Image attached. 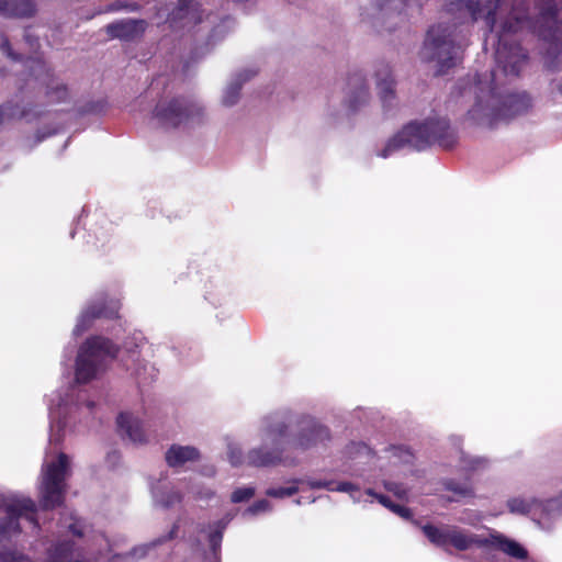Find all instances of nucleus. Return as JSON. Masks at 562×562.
<instances>
[{"label":"nucleus","instance_id":"f257e3e1","mask_svg":"<svg viewBox=\"0 0 562 562\" xmlns=\"http://www.w3.org/2000/svg\"><path fill=\"white\" fill-rule=\"evenodd\" d=\"M292 418L285 413H276L261 422L259 437L261 446L252 448L247 454V463L254 467L297 463L299 453L304 452L329 438L328 429L311 416H303L299 422L300 434L290 439L288 429Z\"/></svg>","mask_w":562,"mask_h":562},{"label":"nucleus","instance_id":"f03ea898","mask_svg":"<svg viewBox=\"0 0 562 562\" xmlns=\"http://www.w3.org/2000/svg\"><path fill=\"white\" fill-rule=\"evenodd\" d=\"M423 530L425 536L437 546L451 544L461 551L479 549L485 559L484 562H494L496 560L495 551L517 560H525L528 557L527 550L519 542L496 530L472 533L452 526L437 528L431 525L424 526Z\"/></svg>","mask_w":562,"mask_h":562},{"label":"nucleus","instance_id":"7ed1b4c3","mask_svg":"<svg viewBox=\"0 0 562 562\" xmlns=\"http://www.w3.org/2000/svg\"><path fill=\"white\" fill-rule=\"evenodd\" d=\"M454 142V133L446 119L429 117L423 122H412L404 126L385 143L376 155L385 159L405 148L420 150L435 143L448 148Z\"/></svg>","mask_w":562,"mask_h":562},{"label":"nucleus","instance_id":"20e7f679","mask_svg":"<svg viewBox=\"0 0 562 562\" xmlns=\"http://www.w3.org/2000/svg\"><path fill=\"white\" fill-rule=\"evenodd\" d=\"M116 353L117 348L110 339L102 336L88 338L78 349L75 382L86 384L101 378Z\"/></svg>","mask_w":562,"mask_h":562},{"label":"nucleus","instance_id":"39448f33","mask_svg":"<svg viewBox=\"0 0 562 562\" xmlns=\"http://www.w3.org/2000/svg\"><path fill=\"white\" fill-rule=\"evenodd\" d=\"M71 473L69 456L64 452L46 451L38 485L41 506L45 509L60 506L64 502L67 484Z\"/></svg>","mask_w":562,"mask_h":562},{"label":"nucleus","instance_id":"423d86ee","mask_svg":"<svg viewBox=\"0 0 562 562\" xmlns=\"http://www.w3.org/2000/svg\"><path fill=\"white\" fill-rule=\"evenodd\" d=\"M82 402V395L74 385L65 390L53 392L48 398V414L50 419L49 443L58 445L61 441L63 432L69 420L75 418L77 413L87 409L91 411L93 403Z\"/></svg>","mask_w":562,"mask_h":562},{"label":"nucleus","instance_id":"0eeeda50","mask_svg":"<svg viewBox=\"0 0 562 562\" xmlns=\"http://www.w3.org/2000/svg\"><path fill=\"white\" fill-rule=\"evenodd\" d=\"M420 56L435 64L437 74H443L460 61L461 45L456 44L449 27L436 25L428 31Z\"/></svg>","mask_w":562,"mask_h":562},{"label":"nucleus","instance_id":"6e6552de","mask_svg":"<svg viewBox=\"0 0 562 562\" xmlns=\"http://www.w3.org/2000/svg\"><path fill=\"white\" fill-rule=\"evenodd\" d=\"M430 0H371L361 11L363 21L374 26L385 25L392 30L393 24L403 22L408 10H420Z\"/></svg>","mask_w":562,"mask_h":562},{"label":"nucleus","instance_id":"1a4fd4ad","mask_svg":"<svg viewBox=\"0 0 562 562\" xmlns=\"http://www.w3.org/2000/svg\"><path fill=\"white\" fill-rule=\"evenodd\" d=\"M508 510L516 515H530L543 530H550L552 520L562 512L560 498L541 502L535 497L516 496L507 501Z\"/></svg>","mask_w":562,"mask_h":562},{"label":"nucleus","instance_id":"9d476101","mask_svg":"<svg viewBox=\"0 0 562 562\" xmlns=\"http://www.w3.org/2000/svg\"><path fill=\"white\" fill-rule=\"evenodd\" d=\"M202 114V108L194 101L172 99L160 101L155 111L154 120L162 127H177L193 121Z\"/></svg>","mask_w":562,"mask_h":562},{"label":"nucleus","instance_id":"9b49d317","mask_svg":"<svg viewBox=\"0 0 562 562\" xmlns=\"http://www.w3.org/2000/svg\"><path fill=\"white\" fill-rule=\"evenodd\" d=\"M306 483L311 488H325L327 491L348 493L355 503H372L373 499L371 498H375L381 505L389 509H391L394 504L387 496L378 494L372 488H367L364 492H362L360 486L352 482L308 480Z\"/></svg>","mask_w":562,"mask_h":562},{"label":"nucleus","instance_id":"f8f14e48","mask_svg":"<svg viewBox=\"0 0 562 562\" xmlns=\"http://www.w3.org/2000/svg\"><path fill=\"white\" fill-rule=\"evenodd\" d=\"M119 310L120 303L117 300H109L105 295L97 297L82 311L72 334L75 336L82 335L90 327L94 318L101 316L114 317L117 315Z\"/></svg>","mask_w":562,"mask_h":562},{"label":"nucleus","instance_id":"ddd939ff","mask_svg":"<svg viewBox=\"0 0 562 562\" xmlns=\"http://www.w3.org/2000/svg\"><path fill=\"white\" fill-rule=\"evenodd\" d=\"M347 453L355 462V475L363 477L367 483H373L376 475L373 473L375 457L372 450L364 443H352Z\"/></svg>","mask_w":562,"mask_h":562},{"label":"nucleus","instance_id":"4468645a","mask_svg":"<svg viewBox=\"0 0 562 562\" xmlns=\"http://www.w3.org/2000/svg\"><path fill=\"white\" fill-rule=\"evenodd\" d=\"M370 99V93L364 78L355 74L348 78L346 87V105L351 112L364 106Z\"/></svg>","mask_w":562,"mask_h":562},{"label":"nucleus","instance_id":"2eb2a0df","mask_svg":"<svg viewBox=\"0 0 562 562\" xmlns=\"http://www.w3.org/2000/svg\"><path fill=\"white\" fill-rule=\"evenodd\" d=\"M120 434L136 445L146 443L148 440L143 422L132 413L125 412L117 416Z\"/></svg>","mask_w":562,"mask_h":562},{"label":"nucleus","instance_id":"dca6fc26","mask_svg":"<svg viewBox=\"0 0 562 562\" xmlns=\"http://www.w3.org/2000/svg\"><path fill=\"white\" fill-rule=\"evenodd\" d=\"M154 502L162 507H170L182 499L181 488L172 485L167 476H160L150 485Z\"/></svg>","mask_w":562,"mask_h":562},{"label":"nucleus","instance_id":"f3484780","mask_svg":"<svg viewBox=\"0 0 562 562\" xmlns=\"http://www.w3.org/2000/svg\"><path fill=\"white\" fill-rule=\"evenodd\" d=\"M200 459V451L194 446L171 445L165 452V460L170 468L179 469Z\"/></svg>","mask_w":562,"mask_h":562},{"label":"nucleus","instance_id":"a211bd4d","mask_svg":"<svg viewBox=\"0 0 562 562\" xmlns=\"http://www.w3.org/2000/svg\"><path fill=\"white\" fill-rule=\"evenodd\" d=\"M376 90L384 108L391 106L395 99V81L389 65H381L375 71Z\"/></svg>","mask_w":562,"mask_h":562},{"label":"nucleus","instance_id":"6ab92c4d","mask_svg":"<svg viewBox=\"0 0 562 562\" xmlns=\"http://www.w3.org/2000/svg\"><path fill=\"white\" fill-rule=\"evenodd\" d=\"M146 23L143 20H122L106 26V33L110 37H117L130 41L138 37L145 31Z\"/></svg>","mask_w":562,"mask_h":562},{"label":"nucleus","instance_id":"aec40b11","mask_svg":"<svg viewBox=\"0 0 562 562\" xmlns=\"http://www.w3.org/2000/svg\"><path fill=\"white\" fill-rule=\"evenodd\" d=\"M130 361L131 364L126 362L124 366L128 371H131V374L140 383H146L147 381L153 380L155 378V368L149 363L140 360L136 351H132L130 356Z\"/></svg>","mask_w":562,"mask_h":562},{"label":"nucleus","instance_id":"412c9836","mask_svg":"<svg viewBox=\"0 0 562 562\" xmlns=\"http://www.w3.org/2000/svg\"><path fill=\"white\" fill-rule=\"evenodd\" d=\"M183 21L182 25L201 22V11L193 0H179L178 9L172 13V22Z\"/></svg>","mask_w":562,"mask_h":562},{"label":"nucleus","instance_id":"4be33fe9","mask_svg":"<svg viewBox=\"0 0 562 562\" xmlns=\"http://www.w3.org/2000/svg\"><path fill=\"white\" fill-rule=\"evenodd\" d=\"M232 515H227L224 519L217 521L206 532L207 541L212 551V554L206 558L207 562H220L217 551L221 547L223 530L225 529L226 525L232 520Z\"/></svg>","mask_w":562,"mask_h":562},{"label":"nucleus","instance_id":"5701e85b","mask_svg":"<svg viewBox=\"0 0 562 562\" xmlns=\"http://www.w3.org/2000/svg\"><path fill=\"white\" fill-rule=\"evenodd\" d=\"M34 12L30 0H0V14L5 16H29Z\"/></svg>","mask_w":562,"mask_h":562},{"label":"nucleus","instance_id":"b1692460","mask_svg":"<svg viewBox=\"0 0 562 562\" xmlns=\"http://www.w3.org/2000/svg\"><path fill=\"white\" fill-rule=\"evenodd\" d=\"M254 75V70H246L245 72L237 74L224 90L222 99L223 104L227 106L234 105L238 101L243 82L247 81Z\"/></svg>","mask_w":562,"mask_h":562},{"label":"nucleus","instance_id":"393cba45","mask_svg":"<svg viewBox=\"0 0 562 562\" xmlns=\"http://www.w3.org/2000/svg\"><path fill=\"white\" fill-rule=\"evenodd\" d=\"M228 461L233 467L241 465L245 457L240 445L232 439L226 440Z\"/></svg>","mask_w":562,"mask_h":562},{"label":"nucleus","instance_id":"a878e982","mask_svg":"<svg viewBox=\"0 0 562 562\" xmlns=\"http://www.w3.org/2000/svg\"><path fill=\"white\" fill-rule=\"evenodd\" d=\"M382 483L384 488L397 498L405 499L407 497L409 488L404 483L391 479H383Z\"/></svg>","mask_w":562,"mask_h":562},{"label":"nucleus","instance_id":"bb28decb","mask_svg":"<svg viewBox=\"0 0 562 562\" xmlns=\"http://www.w3.org/2000/svg\"><path fill=\"white\" fill-rule=\"evenodd\" d=\"M301 481H293L289 486L285 487H271L267 490V495L277 498H284L295 494L299 491L297 484Z\"/></svg>","mask_w":562,"mask_h":562},{"label":"nucleus","instance_id":"cd10ccee","mask_svg":"<svg viewBox=\"0 0 562 562\" xmlns=\"http://www.w3.org/2000/svg\"><path fill=\"white\" fill-rule=\"evenodd\" d=\"M181 488H186L188 494L196 498H209L212 496V491L203 488L198 482H183Z\"/></svg>","mask_w":562,"mask_h":562},{"label":"nucleus","instance_id":"c85d7f7f","mask_svg":"<svg viewBox=\"0 0 562 562\" xmlns=\"http://www.w3.org/2000/svg\"><path fill=\"white\" fill-rule=\"evenodd\" d=\"M255 495V488L252 486H245L236 488L231 496L233 503H243L250 499Z\"/></svg>","mask_w":562,"mask_h":562},{"label":"nucleus","instance_id":"c756f323","mask_svg":"<svg viewBox=\"0 0 562 562\" xmlns=\"http://www.w3.org/2000/svg\"><path fill=\"white\" fill-rule=\"evenodd\" d=\"M271 510V505L267 499H260L256 503H254L251 506H249L245 512L244 515H258L262 513H267Z\"/></svg>","mask_w":562,"mask_h":562},{"label":"nucleus","instance_id":"7c9ffc66","mask_svg":"<svg viewBox=\"0 0 562 562\" xmlns=\"http://www.w3.org/2000/svg\"><path fill=\"white\" fill-rule=\"evenodd\" d=\"M447 488L462 497L470 496L472 494L471 487L467 484H457V483L450 482L447 484Z\"/></svg>","mask_w":562,"mask_h":562},{"label":"nucleus","instance_id":"2f4dec72","mask_svg":"<svg viewBox=\"0 0 562 562\" xmlns=\"http://www.w3.org/2000/svg\"><path fill=\"white\" fill-rule=\"evenodd\" d=\"M390 510L395 513L396 515L403 517V518H408L409 517V510L406 507H404V506L393 504V506L391 507Z\"/></svg>","mask_w":562,"mask_h":562},{"label":"nucleus","instance_id":"473e14b6","mask_svg":"<svg viewBox=\"0 0 562 562\" xmlns=\"http://www.w3.org/2000/svg\"><path fill=\"white\" fill-rule=\"evenodd\" d=\"M68 528L72 535H76L79 537H81L83 535L82 526L80 525V522L78 520H75V522L70 524L68 526Z\"/></svg>","mask_w":562,"mask_h":562},{"label":"nucleus","instance_id":"72a5a7b5","mask_svg":"<svg viewBox=\"0 0 562 562\" xmlns=\"http://www.w3.org/2000/svg\"><path fill=\"white\" fill-rule=\"evenodd\" d=\"M1 47L3 49V53L7 54L9 57L14 58V59L18 58V56H15L11 52V46H10V44H9V42L7 40H2Z\"/></svg>","mask_w":562,"mask_h":562},{"label":"nucleus","instance_id":"f704fd0d","mask_svg":"<svg viewBox=\"0 0 562 562\" xmlns=\"http://www.w3.org/2000/svg\"><path fill=\"white\" fill-rule=\"evenodd\" d=\"M483 460L482 459H473L470 463V468L475 470V469H479L482 464Z\"/></svg>","mask_w":562,"mask_h":562},{"label":"nucleus","instance_id":"c9c22d12","mask_svg":"<svg viewBox=\"0 0 562 562\" xmlns=\"http://www.w3.org/2000/svg\"><path fill=\"white\" fill-rule=\"evenodd\" d=\"M3 121H4V109L0 108V125L3 123Z\"/></svg>","mask_w":562,"mask_h":562},{"label":"nucleus","instance_id":"e433bc0d","mask_svg":"<svg viewBox=\"0 0 562 562\" xmlns=\"http://www.w3.org/2000/svg\"><path fill=\"white\" fill-rule=\"evenodd\" d=\"M555 89L558 90V92L562 95V81L558 82L557 86H555Z\"/></svg>","mask_w":562,"mask_h":562},{"label":"nucleus","instance_id":"4c0bfd02","mask_svg":"<svg viewBox=\"0 0 562 562\" xmlns=\"http://www.w3.org/2000/svg\"><path fill=\"white\" fill-rule=\"evenodd\" d=\"M138 551H142L140 554H145V547L144 548L134 549V554H137Z\"/></svg>","mask_w":562,"mask_h":562},{"label":"nucleus","instance_id":"58836bf2","mask_svg":"<svg viewBox=\"0 0 562 562\" xmlns=\"http://www.w3.org/2000/svg\"><path fill=\"white\" fill-rule=\"evenodd\" d=\"M121 558H122L121 555H114V557L112 558V562H116V560H120Z\"/></svg>","mask_w":562,"mask_h":562},{"label":"nucleus","instance_id":"ea45409f","mask_svg":"<svg viewBox=\"0 0 562 562\" xmlns=\"http://www.w3.org/2000/svg\"><path fill=\"white\" fill-rule=\"evenodd\" d=\"M58 92H59L60 94H63V95H66V94H67V91H66V89H64V88H63V89H60Z\"/></svg>","mask_w":562,"mask_h":562}]
</instances>
